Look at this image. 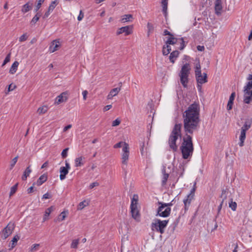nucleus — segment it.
Instances as JSON below:
<instances>
[{
	"instance_id": "nucleus-1",
	"label": "nucleus",
	"mask_w": 252,
	"mask_h": 252,
	"mask_svg": "<svg viewBox=\"0 0 252 252\" xmlns=\"http://www.w3.org/2000/svg\"><path fill=\"white\" fill-rule=\"evenodd\" d=\"M199 107L194 103L190 105L183 114L184 127L185 132L192 134L198 126Z\"/></svg>"
},
{
	"instance_id": "nucleus-2",
	"label": "nucleus",
	"mask_w": 252,
	"mask_h": 252,
	"mask_svg": "<svg viewBox=\"0 0 252 252\" xmlns=\"http://www.w3.org/2000/svg\"><path fill=\"white\" fill-rule=\"evenodd\" d=\"M181 150L183 158L188 159L190 158L193 153V146L192 138L190 135L187 134L186 136L183 138Z\"/></svg>"
},
{
	"instance_id": "nucleus-3",
	"label": "nucleus",
	"mask_w": 252,
	"mask_h": 252,
	"mask_svg": "<svg viewBox=\"0 0 252 252\" xmlns=\"http://www.w3.org/2000/svg\"><path fill=\"white\" fill-rule=\"evenodd\" d=\"M247 83L244 87L243 101L250 104L252 101V75L249 74L247 78Z\"/></svg>"
},
{
	"instance_id": "nucleus-4",
	"label": "nucleus",
	"mask_w": 252,
	"mask_h": 252,
	"mask_svg": "<svg viewBox=\"0 0 252 252\" xmlns=\"http://www.w3.org/2000/svg\"><path fill=\"white\" fill-rule=\"evenodd\" d=\"M181 128L180 124L175 125L169 138L170 148L174 151L177 149V146L176 144V141L179 137L181 138Z\"/></svg>"
},
{
	"instance_id": "nucleus-5",
	"label": "nucleus",
	"mask_w": 252,
	"mask_h": 252,
	"mask_svg": "<svg viewBox=\"0 0 252 252\" xmlns=\"http://www.w3.org/2000/svg\"><path fill=\"white\" fill-rule=\"evenodd\" d=\"M138 196L134 194L130 204V212L132 217L137 222L140 221V214L138 209Z\"/></svg>"
},
{
	"instance_id": "nucleus-6",
	"label": "nucleus",
	"mask_w": 252,
	"mask_h": 252,
	"mask_svg": "<svg viewBox=\"0 0 252 252\" xmlns=\"http://www.w3.org/2000/svg\"><path fill=\"white\" fill-rule=\"evenodd\" d=\"M190 70V66L189 63L185 64L182 67L179 76L180 81L184 87H187L188 82V76Z\"/></svg>"
},
{
	"instance_id": "nucleus-7",
	"label": "nucleus",
	"mask_w": 252,
	"mask_h": 252,
	"mask_svg": "<svg viewBox=\"0 0 252 252\" xmlns=\"http://www.w3.org/2000/svg\"><path fill=\"white\" fill-rule=\"evenodd\" d=\"M172 201L169 203H163L158 202V216L167 217L169 216L171 212L170 206L173 205Z\"/></svg>"
},
{
	"instance_id": "nucleus-8",
	"label": "nucleus",
	"mask_w": 252,
	"mask_h": 252,
	"mask_svg": "<svg viewBox=\"0 0 252 252\" xmlns=\"http://www.w3.org/2000/svg\"><path fill=\"white\" fill-rule=\"evenodd\" d=\"M129 147L128 144H125V146L122 148L121 153V162L122 164V168L126 169L129 160Z\"/></svg>"
},
{
	"instance_id": "nucleus-9",
	"label": "nucleus",
	"mask_w": 252,
	"mask_h": 252,
	"mask_svg": "<svg viewBox=\"0 0 252 252\" xmlns=\"http://www.w3.org/2000/svg\"><path fill=\"white\" fill-rule=\"evenodd\" d=\"M15 228V225L13 223L10 222L7 226L3 229L1 238L3 239H6L9 236H10L13 232Z\"/></svg>"
},
{
	"instance_id": "nucleus-10",
	"label": "nucleus",
	"mask_w": 252,
	"mask_h": 252,
	"mask_svg": "<svg viewBox=\"0 0 252 252\" xmlns=\"http://www.w3.org/2000/svg\"><path fill=\"white\" fill-rule=\"evenodd\" d=\"M133 32V26L132 25L126 26L119 28L116 32V34L119 35L123 33H125L126 36L131 34Z\"/></svg>"
},
{
	"instance_id": "nucleus-11",
	"label": "nucleus",
	"mask_w": 252,
	"mask_h": 252,
	"mask_svg": "<svg viewBox=\"0 0 252 252\" xmlns=\"http://www.w3.org/2000/svg\"><path fill=\"white\" fill-rule=\"evenodd\" d=\"M177 43H181V46L179 47L180 50H182L185 47L184 41L183 38L177 39L174 37H170L166 41V44L174 45Z\"/></svg>"
},
{
	"instance_id": "nucleus-12",
	"label": "nucleus",
	"mask_w": 252,
	"mask_h": 252,
	"mask_svg": "<svg viewBox=\"0 0 252 252\" xmlns=\"http://www.w3.org/2000/svg\"><path fill=\"white\" fill-rule=\"evenodd\" d=\"M61 46L59 39L54 40L49 46V51L52 53L58 50Z\"/></svg>"
},
{
	"instance_id": "nucleus-13",
	"label": "nucleus",
	"mask_w": 252,
	"mask_h": 252,
	"mask_svg": "<svg viewBox=\"0 0 252 252\" xmlns=\"http://www.w3.org/2000/svg\"><path fill=\"white\" fill-rule=\"evenodd\" d=\"M194 191L195 189L193 188L191 190L190 193L188 195L187 198L184 200L183 202L185 205V210H188V207L189 206L191 200L193 199Z\"/></svg>"
},
{
	"instance_id": "nucleus-14",
	"label": "nucleus",
	"mask_w": 252,
	"mask_h": 252,
	"mask_svg": "<svg viewBox=\"0 0 252 252\" xmlns=\"http://www.w3.org/2000/svg\"><path fill=\"white\" fill-rule=\"evenodd\" d=\"M68 99V93L64 92L58 95L55 100V104H59L61 103L66 102Z\"/></svg>"
},
{
	"instance_id": "nucleus-15",
	"label": "nucleus",
	"mask_w": 252,
	"mask_h": 252,
	"mask_svg": "<svg viewBox=\"0 0 252 252\" xmlns=\"http://www.w3.org/2000/svg\"><path fill=\"white\" fill-rule=\"evenodd\" d=\"M169 171L167 170L165 167H163L161 170V185L164 186L166 184V181L169 177Z\"/></svg>"
},
{
	"instance_id": "nucleus-16",
	"label": "nucleus",
	"mask_w": 252,
	"mask_h": 252,
	"mask_svg": "<svg viewBox=\"0 0 252 252\" xmlns=\"http://www.w3.org/2000/svg\"><path fill=\"white\" fill-rule=\"evenodd\" d=\"M197 84H203L207 82V75L205 73L195 76Z\"/></svg>"
},
{
	"instance_id": "nucleus-17",
	"label": "nucleus",
	"mask_w": 252,
	"mask_h": 252,
	"mask_svg": "<svg viewBox=\"0 0 252 252\" xmlns=\"http://www.w3.org/2000/svg\"><path fill=\"white\" fill-rule=\"evenodd\" d=\"M48 177L47 175L46 174H43L41 176H40V177L38 178V179L37 180L36 183H34L33 184V185H37L38 186H41L43 183L45 182L47 180Z\"/></svg>"
},
{
	"instance_id": "nucleus-18",
	"label": "nucleus",
	"mask_w": 252,
	"mask_h": 252,
	"mask_svg": "<svg viewBox=\"0 0 252 252\" xmlns=\"http://www.w3.org/2000/svg\"><path fill=\"white\" fill-rule=\"evenodd\" d=\"M222 8L221 0H216L215 3V9L216 14L220 15Z\"/></svg>"
},
{
	"instance_id": "nucleus-19",
	"label": "nucleus",
	"mask_w": 252,
	"mask_h": 252,
	"mask_svg": "<svg viewBox=\"0 0 252 252\" xmlns=\"http://www.w3.org/2000/svg\"><path fill=\"white\" fill-rule=\"evenodd\" d=\"M121 90L120 88H116L112 89L107 96L108 99H111L113 97L117 95Z\"/></svg>"
},
{
	"instance_id": "nucleus-20",
	"label": "nucleus",
	"mask_w": 252,
	"mask_h": 252,
	"mask_svg": "<svg viewBox=\"0 0 252 252\" xmlns=\"http://www.w3.org/2000/svg\"><path fill=\"white\" fill-rule=\"evenodd\" d=\"M235 96V93L234 92L232 93L229 98V100L227 105V110H230L232 108V106L233 104V101Z\"/></svg>"
},
{
	"instance_id": "nucleus-21",
	"label": "nucleus",
	"mask_w": 252,
	"mask_h": 252,
	"mask_svg": "<svg viewBox=\"0 0 252 252\" xmlns=\"http://www.w3.org/2000/svg\"><path fill=\"white\" fill-rule=\"evenodd\" d=\"M60 178L61 180H63L65 178L66 175L68 174V171L65 167L62 166L60 169Z\"/></svg>"
},
{
	"instance_id": "nucleus-22",
	"label": "nucleus",
	"mask_w": 252,
	"mask_h": 252,
	"mask_svg": "<svg viewBox=\"0 0 252 252\" xmlns=\"http://www.w3.org/2000/svg\"><path fill=\"white\" fill-rule=\"evenodd\" d=\"M168 222V220H164L162 221L158 220V229L161 233L163 232V228L166 226Z\"/></svg>"
},
{
	"instance_id": "nucleus-23",
	"label": "nucleus",
	"mask_w": 252,
	"mask_h": 252,
	"mask_svg": "<svg viewBox=\"0 0 252 252\" xmlns=\"http://www.w3.org/2000/svg\"><path fill=\"white\" fill-rule=\"evenodd\" d=\"M32 4L30 3V2H28L26 4H25L22 8L21 11L23 13H26V12L29 11L32 9Z\"/></svg>"
},
{
	"instance_id": "nucleus-24",
	"label": "nucleus",
	"mask_w": 252,
	"mask_h": 252,
	"mask_svg": "<svg viewBox=\"0 0 252 252\" xmlns=\"http://www.w3.org/2000/svg\"><path fill=\"white\" fill-rule=\"evenodd\" d=\"M85 158L83 156H81L76 158L75 160V163L76 167H79L82 166L84 163V160Z\"/></svg>"
},
{
	"instance_id": "nucleus-25",
	"label": "nucleus",
	"mask_w": 252,
	"mask_h": 252,
	"mask_svg": "<svg viewBox=\"0 0 252 252\" xmlns=\"http://www.w3.org/2000/svg\"><path fill=\"white\" fill-rule=\"evenodd\" d=\"M54 210V208L53 206H51L49 208H47L45 211V214L43 218V221H46L48 220V217L50 215V213Z\"/></svg>"
},
{
	"instance_id": "nucleus-26",
	"label": "nucleus",
	"mask_w": 252,
	"mask_h": 252,
	"mask_svg": "<svg viewBox=\"0 0 252 252\" xmlns=\"http://www.w3.org/2000/svg\"><path fill=\"white\" fill-rule=\"evenodd\" d=\"M246 131H244V130L241 129V134L239 137L240 142L239 143V146L241 147L244 145V142L246 139Z\"/></svg>"
},
{
	"instance_id": "nucleus-27",
	"label": "nucleus",
	"mask_w": 252,
	"mask_h": 252,
	"mask_svg": "<svg viewBox=\"0 0 252 252\" xmlns=\"http://www.w3.org/2000/svg\"><path fill=\"white\" fill-rule=\"evenodd\" d=\"M19 64V63L17 61H15L14 62L9 70V73L10 74H13L16 72Z\"/></svg>"
},
{
	"instance_id": "nucleus-28",
	"label": "nucleus",
	"mask_w": 252,
	"mask_h": 252,
	"mask_svg": "<svg viewBox=\"0 0 252 252\" xmlns=\"http://www.w3.org/2000/svg\"><path fill=\"white\" fill-rule=\"evenodd\" d=\"M31 172L32 170L30 168V166L27 167L24 172L23 175L22 177V180H26L27 177L30 175Z\"/></svg>"
},
{
	"instance_id": "nucleus-29",
	"label": "nucleus",
	"mask_w": 252,
	"mask_h": 252,
	"mask_svg": "<svg viewBox=\"0 0 252 252\" xmlns=\"http://www.w3.org/2000/svg\"><path fill=\"white\" fill-rule=\"evenodd\" d=\"M179 55V52L178 51H174L172 52L169 56V59L171 62L174 63L175 59Z\"/></svg>"
},
{
	"instance_id": "nucleus-30",
	"label": "nucleus",
	"mask_w": 252,
	"mask_h": 252,
	"mask_svg": "<svg viewBox=\"0 0 252 252\" xmlns=\"http://www.w3.org/2000/svg\"><path fill=\"white\" fill-rule=\"evenodd\" d=\"M252 121V120H247L245 122L243 126L241 127V130H244V131L248 130L251 126Z\"/></svg>"
},
{
	"instance_id": "nucleus-31",
	"label": "nucleus",
	"mask_w": 252,
	"mask_h": 252,
	"mask_svg": "<svg viewBox=\"0 0 252 252\" xmlns=\"http://www.w3.org/2000/svg\"><path fill=\"white\" fill-rule=\"evenodd\" d=\"M67 213V211H63L62 212L60 215L58 216V218L55 220V221H61L63 220L66 217V214Z\"/></svg>"
},
{
	"instance_id": "nucleus-32",
	"label": "nucleus",
	"mask_w": 252,
	"mask_h": 252,
	"mask_svg": "<svg viewBox=\"0 0 252 252\" xmlns=\"http://www.w3.org/2000/svg\"><path fill=\"white\" fill-rule=\"evenodd\" d=\"M167 4L168 1L167 0H161V4L162 6V11L165 15V16L167 14Z\"/></svg>"
},
{
	"instance_id": "nucleus-33",
	"label": "nucleus",
	"mask_w": 252,
	"mask_h": 252,
	"mask_svg": "<svg viewBox=\"0 0 252 252\" xmlns=\"http://www.w3.org/2000/svg\"><path fill=\"white\" fill-rule=\"evenodd\" d=\"M48 110V108L46 106H43L41 107H40L37 109V112L38 113L39 115H41L45 114L47 112Z\"/></svg>"
},
{
	"instance_id": "nucleus-34",
	"label": "nucleus",
	"mask_w": 252,
	"mask_h": 252,
	"mask_svg": "<svg viewBox=\"0 0 252 252\" xmlns=\"http://www.w3.org/2000/svg\"><path fill=\"white\" fill-rule=\"evenodd\" d=\"M59 0H55L52 1L48 9H49L50 11L53 12V10L56 7V6L59 4Z\"/></svg>"
},
{
	"instance_id": "nucleus-35",
	"label": "nucleus",
	"mask_w": 252,
	"mask_h": 252,
	"mask_svg": "<svg viewBox=\"0 0 252 252\" xmlns=\"http://www.w3.org/2000/svg\"><path fill=\"white\" fill-rule=\"evenodd\" d=\"M140 152L142 156L147 158V147H145L144 143H143V145L141 146Z\"/></svg>"
},
{
	"instance_id": "nucleus-36",
	"label": "nucleus",
	"mask_w": 252,
	"mask_h": 252,
	"mask_svg": "<svg viewBox=\"0 0 252 252\" xmlns=\"http://www.w3.org/2000/svg\"><path fill=\"white\" fill-rule=\"evenodd\" d=\"M89 205V202L86 200L81 202L77 206L78 210H81L84 208L86 206Z\"/></svg>"
},
{
	"instance_id": "nucleus-37",
	"label": "nucleus",
	"mask_w": 252,
	"mask_h": 252,
	"mask_svg": "<svg viewBox=\"0 0 252 252\" xmlns=\"http://www.w3.org/2000/svg\"><path fill=\"white\" fill-rule=\"evenodd\" d=\"M201 74V66L200 64V63L198 61L195 64V75L197 76L198 75Z\"/></svg>"
},
{
	"instance_id": "nucleus-38",
	"label": "nucleus",
	"mask_w": 252,
	"mask_h": 252,
	"mask_svg": "<svg viewBox=\"0 0 252 252\" xmlns=\"http://www.w3.org/2000/svg\"><path fill=\"white\" fill-rule=\"evenodd\" d=\"M79 244V239H74L72 241L70 245V248L74 249H77L78 248V245Z\"/></svg>"
},
{
	"instance_id": "nucleus-39",
	"label": "nucleus",
	"mask_w": 252,
	"mask_h": 252,
	"mask_svg": "<svg viewBox=\"0 0 252 252\" xmlns=\"http://www.w3.org/2000/svg\"><path fill=\"white\" fill-rule=\"evenodd\" d=\"M171 50V49L170 48V46L169 45L167 44L166 46H164L163 48V54L164 55H167L170 53Z\"/></svg>"
},
{
	"instance_id": "nucleus-40",
	"label": "nucleus",
	"mask_w": 252,
	"mask_h": 252,
	"mask_svg": "<svg viewBox=\"0 0 252 252\" xmlns=\"http://www.w3.org/2000/svg\"><path fill=\"white\" fill-rule=\"evenodd\" d=\"M132 18V15L131 14H126L123 16L121 19V21L123 23L130 21V19Z\"/></svg>"
},
{
	"instance_id": "nucleus-41",
	"label": "nucleus",
	"mask_w": 252,
	"mask_h": 252,
	"mask_svg": "<svg viewBox=\"0 0 252 252\" xmlns=\"http://www.w3.org/2000/svg\"><path fill=\"white\" fill-rule=\"evenodd\" d=\"M20 237L16 235H15L11 240V248H13L16 245L17 241L19 240Z\"/></svg>"
},
{
	"instance_id": "nucleus-42",
	"label": "nucleus",
	"mask_w": 252,
	"mask_h": 252,
	"mask_svg": "<svg viewBox=\"0 0 252 252\" xmlns=\"http://www.w3.org/2000/svg\"><path fill=\"white\" fill-rule=\"evenodd\" d=\"M229 207L233 211H235L237 208V203L235 202H233L232 199L229 202Z\"/></svg>"
},
{
	"instance_id": "nucleus-43",
	"label": "nucleus",
	"mask_w": 252,
	"mask_h": 252,
	"mask_svg": "<svg viewBox=\"0 0 252 252\" xmlns=\"http://www.w3.org/2000/svg\"><path fill=\"white\" fill-rule=\"evenodd\" d=\"M17 187H18V184H16L11 188L10 192L9 193L10 196H11L15 193V192L16 191V190L17 189Z\"/></svg>"
},
{
	"instance_id": "nucleus-44",
	"label": "nucleus",
	"mask_w": 252,
	"mask_h": 252,
	"mask_svg": "<svg viewBox=\"0 0 252 252\" xmlns=\"http://www.w3.org/2000/svg\"><path fill=\"white\" fill-rule=\"evenodd\" d=\"M125 144H127V143L126 142H125L120 141L119 143L115 144L114 145L113 147L115 149L120 148L121 147H122V148H123V147H124V146H125Z\"/></svg>"
},
{
	"instance_id": "nucleus-45",
	"label": "nucleus",
	"mask_w": 252,
	"mask_h": 252,
	"mask_svg": "<svg viewBox=\"0 0 252 252\" xmlns=\"http://www.w3.org/2000/svg\"><path fill=\"white\" fill-rule=\"evenodd\" d=\"M40 17V15L37 16V15H35L32 19L31 24L32 25H34L39 20Z\"/></svg>"
},
{
	"instance_id": "nucleus-46",
	"label": "nucleus",
	"mask_w": 252,
	"mask_h": 252,
	"mask_svg": "<svg viewBox=\"0 0 252 252\" xmlns=\"http://www.w3.org/2000/svg\"><path fill=\"white\" fill-rule=\"evenodd\" d=\"M44 0H38V2H37L36 5L35 6V8L34 9L35 12L37 11L39 9V8L41 7L42 4L44 2Z\"/></svg>"
},
{
	"instance_id": "nucleus-47",
	"label": "nucleus",
	"mask_w": 252,
	"mask_h": 252,
	"mask_svg": "<svg viewBox=\"0 0 252 252\" xmlns=\"http://www.w3.org/2000/svg\"><path fill=\"white\" fill-rule=\"evenodd\" d=\"M39 244H35L32 245L31 248V252H35L37 251L39 247Z\"/></svg>"
},
{
	"instance_id": "nucleus-48",
	"label": "nucleus",
	"mask_w": 252,
	"mask_h": 252,
	"mask_svg": "<svg viewBox=\"0 0 252 252\" xmlns=\"http://www.w3.org/2000/svg\"><path fill=\"white\" fill-rule=\"evenodd\" d=\"M18 158V156H17L16 157H15L14 158L12 159L11 163L10 164V169H12L13 168V167L15 166L16 163L17 161Z\"/></svg>"
},
{
	"instance_id": "nucleus-49",
	"label": "nucleus",
	"mask_w": 252,
	"mask_h": 252,
	"mask_svg": "<svg viewBox=\"0 0 252 252\" xmlns=\"http://www.w3.org/2000/svg\"><path fill=\"white\" fill-rule=\"evenodd\" d=\"M147 28L148 29V36H149L150 33L153 31L154 27L152 24L148 23L147 24Z\"/></svg>"
},
{
	"instance_id": "nucleus-50",
	"label": "nucleus",
	"mask_w": 252,
	"mask_h": 252,
	"mask_svg": "<svg viewBox=\"0 0 252 252\" xmlns=\"http://www.w3.org/2000/svg\"><path fill=\"white\" fill-rule=\"evenodd\" d=\"M227 192L225 190H223L221 194V198L222 199V203L223 202L224 199L227 197Z\"/></svg>"
},
{
	"instance_id": "nucleus-51",
	"label": "nucleus",
	"mask_w": 252,
	"mask_h": 252,
	"mask_svg": "<svg viewBox=\"0 0 252 252\" xmlns=\"http://www.w3.org/2000/svg\"><path fill=\"white\" fill-rule=\"evenodd\" d=\"M68 150H69V148H66L62 151L61 155H62V157L63 158H65L67 157V152H68Z\"/></svg>"
},
{
	"instance_id": "nucleus-52",
	"label": "nucleus",
	"mask_w": 252,
	"mask_h": 252,
	"mask_svg": "<svg viewBox=\"0 0 252 252\" xmlns=\"http://www.w3.org/2000/svg\"><path fill=\"white\" fill-rule=\"evenodd\" d=\"M10 54H9L7 55V56L6 57V58H5L4 61H3V63L2 64V66H4L5 64H6L7 63H8L9 61H10Z\"/></svg>"
},
{
	"instance_id": "nucleus-53",
	"label": "nucleus",
	"mask_w": 252,
	"mask_h": 252,
	"mask_svg": "<svg viewBox=\"0 0 252 252\" xmlns=\"http://www.w3.org/2000/svg\"><path fill=\"white\" fill-rule=\"evenodd\" d=\"M16 86L15 85H13L12 84H10L8 86L7 92L6 93V94L8 93L9 92L14 90L15 89H16Z\"/></svg>"
},
{
	"instance_id": "nucleus-54",
	"label": "nucleus",
	"mask_w": 252,
	"mask_h": 252,
	"mask_svg": "<svg viewBox=\"0 0 252 252\" xmlns=\"http://www.w3.org/2000/svg\"><path fill=\"white\" fill-rule=\"evenodd\" d=\"M28 38V36L26 34H23L19 37V41L22 42L26 41Z\"/></svg>"
},
{
	"instance_id": "nucleus-55",
	"label": "nucleus",
	"mask_w": 252,
	"mask_h": 252,
	"mask_svg": "<svg viewBox=\"0 0 252 252\" xmlns=\"http://www.w3.org/2000/svg\"><path fill=\"white\" fill-rule=\"evenodd\" d=\"M152 229L153 230H158V222L155 220L154 222L152 224Z\"/></svg>"
},
{
	"instance_id": "nucleus-56",
	"label": "nucleus",
	"mask_w": 252,
	"mask_h": 252,
	"mask_svg": "<svg viewBox=\"0 0 252 252\" xmlns=\"http://www.w3.org/2000/svg\"><path fill=\"white\" fill-rule=\"evenodd\" d=\"M120 123L121 121L119 119H117L112 122V125L113 126H119L120 124Z\"/></svg>"
},
{
	"instance_id": "nucleus-57",
	"label": "nucleus",
	"mask_w": 252,
	"mask_h": 252,
	"mask_svg": "<svg viewBox=\"0 0 252 252\" xmlns=\"http://www.w3.org/2000/svg\"><path fill=\"white\" fill-rule=\"evenodd\" d=\"M52 11H50L49 9H48L47 11L45 13L44 15L43 16V19H46L49 17L51 13H52Z\"/></svg>"
},
{
	"instance_id": "nucleus-58",
	"label": "nucleus",
	"mask_w": 252,
	"mask_h": 252,
	"mask_svg": "<svg viewBox=\"0 0 252 252\" xmlns=\"http://www.w3.org/2000/svg\"><path fill=\"white\" fill-rule=\"evenodd\" d=\"M99 186V183L97 182H94L92 184H90V186H89V188L90 189H93L94 187H97Z\"/></svg>"
},
{
	"instance_id": "nucleus-59",
	"label": "nucleus",
	"mask_w": 252,
	"mask_h": 252,
	"mask_svg": "<svg viewBox=\"0 0 252 252\" xmlns=\"http://www.w3.org/2000/svg\"><path fill=\"white\" fill-rule=\"evenodd\" d=\"M83 17H84V14H83V13L82 11V10H81V11H80L79 15V16H78V18H77L78 20V21H81V20H82V19L83 18Z\"/></svg>"
},
{
	"instance_id": "nucleus-60",
	"label": "nucleus",
	"mask_w": 252,
	"mask_h": 252,
	"mask_svg": "<svg viewBox=\"0 0 252 252\" xmlns=\"http://www.w3.org/2000/svg\"><path fill=\"white\" fill-rule=\"evenodd\" d=\"M51 198V195L48 193H46L43 195L42 198L43 199H49Z\"/></svg>"
},
{
	"instance_id": "nucleus-61",
	"label": "nucleus",
	"mask_w": 252,
	"mask_h": 252,
	"mask_svg": "<svg viewBox=\"0 0 252 252\" xmlns=\"http://www.w3.org/2000/svg\"><path fill=\"white\" fill-rule=\"evenodd\" d=\"M88 91L86 90H85L82 92L84 100H86L87 99V95L88 94Z\"/></svg>"
},
{
	"instance_id": "nucleus-62",
	"label": "nucleus",
	"mask_w": 252,
	"mask_h": 252,
	"mask_svg": "<svg viewBox=\"0 0 252 252\" xmlns=\"http://www.w3.org/2000/svg\"><path fill=\"white\" fill-rule=\"evenodd\" d=\"M111 108H112V105H108L104 107L103 111L104 112L107 111L109 110V109H110Z\"/></svg>"
},
{
	"instance_id": "nucleus-63",
	"label": "nucleus",
	"mask_w": 252,
	"mask_h": 252,
	"mask_svg": "<svg viewBox=\"0 0 252 252\" xmlns=\"http://www.w3.org/2000/svg\"><path fill=\"white\" fill-rule=\"evenodd\" d=\"M197 49L199 51H203L204 50L205 48H204V47L203 46L198 45L197 47Z\"/></svg>"
},
{
	"instance_id": "nucleus-64",
	"label": "nucleus",
	"mask_w": 252,
	"mask_h": 252,
	"mask_svg": "<svg viewBox=\"0 0 252 252\" xmlns=\"http://www.w3.org/2000/svg\"><path fill=\"white\" fill-rule=\"evenodd\" d=\"M72 126L71 125H68L67 126H65L63 128V131L65 132L70 129L71 127Z\"/></svg>"
}]
</instances>
